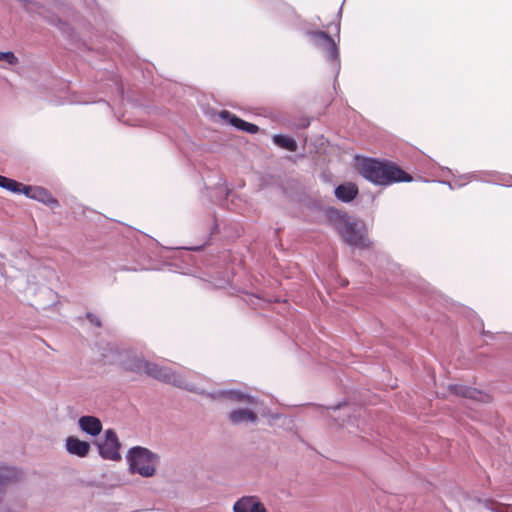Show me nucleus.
<instances>
[{"label":"nucleus","mask_w":512,"mask_h":512,"mask_svg":"<svg viewBox=\"0 0 512 512\" xmlns=\"http://www.w3.org/2000/svg\"><path fill=\"white\" fill-rule=\"evenodd\" d=\"M120 363L123 368L128 371L145 373L157 380L172 384L179 388L199 394H205L203 390H197L193 384L188 383L180 374L174 372L171 368L161 367L155 363L145 361L137 355H131L129 352H126L125 356L120 359Z\"/></svg>","instance_id":"f257e3e1"},{"label":"nucleus","mask_w":512,"mask_h":512,"mask_svg":"<svg viewBox=\"0 0 512 512\" xmlns=\"http://www.w3.org/2000/svg\"><path fill=\"white\" fill-rule=\"evenodd\" d=\"M327 218L346 244L360 249L369 247L370 241L363 222L352 220L347 213L337 209L328 210Z\"/></svg>","instance_id":"f03ea898"},{"label":"nucleus","mask_w":512,"mask_h":512,"mask_svg":"<svg viewBox=\"0 0 512 512\" xmlns=\"http://www.w3.org/2000/svg\"><path fill=\"white\" fill-rule=\"evenodd\" d=\"M358 170L365 179L378 185L411 181V177L396 165L375 159H364L359 163Z\"/></svg>","instance_id":"7ed1b4c3"},{"label":"nucleus","mask_w":512,"mask_h":512,"mask_svg":"<svg viewBox=\"0 0 512 512\" xmlns=\"http://www.w3.org/2000/svg\"><path fill=\"white\" fill-rule=\"evenodd\" d=\"M127 461L131 473L148 478L154 476L159 456L147 448L136 446L128 451Z\"/></svg>","instance_id":"20e7f679"},{"label":"nucleus","mask_w":512,"mask_h":512,"mask_svg":"<svg viewBox=\"0 0 512 512\" xmlns=\"http://www.w3.org/2000/svg\"><path fill=\"white\" fill-rule=\"evenodd\" d=\"M96 444L99 450V454L103 459L111 461H119L121 459V455L119 453L121 445L117 434L113 429H107L105 431L104 440L99 441Z\"/></svg>","instance_id":"39448f33"},{"label":"nucleus","mask_w":512,"mask_h":512,"mask_svg":"<svg viewBox=\"0 0 512 512\" xmlns=\"http://www.w3.org/2000/svg\"><path fill=\"white\" fill-rule=\"evenodd\" d=\"M308 36L313 44L323 50L332 62H339V49L335 41L324 31H310Z\"/></svg>","instance_id":"423d86ee"},{"label":"nucleus","mask_w":512,"mask_h":512,"mask_svg":"<svg viewBox=\"0 0 512 512\" xmlns=\"http://www.w3.org/2000/svg\"><path fill=\"white\" fill-rule=\"evenodd\" d=\"M207 396L211 399L225 398L234 402H243L250 404L252 407H256L259 403L256 397L246 394L240 390H217L213 393H208Z\"/></svg>","instance_id":"0eeeda50"},{"label":"nucleus","mask_w":512,"mask_h":512,"mask_svg":"<svg viewBox=\"0 0 512 512\" xmlns=\"http://www.w3.org/2000/svg\"><path fill=\"white\" fill-rule=\"evenodd\" d=\"M228 420L233 425L256 424L258 415L253 408H236L228 413Z\"/></svg>","instance_id":"6e6552de"},{"label":"nucleus","mask_w":512,"mask_h":512,"mask_svg":"<svg viewBox=\"0 0 512 512\" xmlns=\"http://www.w3.org/2000/svg\"><path fill=\"white\" fill-rule=\"evenodd\" d=\"M65 449L70 455L84 458L89 454L91 445L75 436H68L65 439Z\"/></svg>","instance_id":"1a4fd4ad"},{"label":"nucleus","mask_w":512,"mask_h":512,"mask_svg":"<svg viewBox=\"0 0 512 512\" xmlns=\"http://www.w3.org/2000/svg\"><path fill=\"white\" fill-rule=\"evenodd\" d=\"M234 512H267L264 505L255 496H243L235 502Z\"/></svg>","instance_id":"9d476101"},{"label":"nucleus","mask_w":512,"mask_h":512,"mask_svg":"<svg viewBox=\"0 0 512 512\" xmlns=\"http://www.w3.org/2000/svg\"><path fill=\"white\" fill-rule=\"evenodd\" d=\"M449 391L457 396H461L464 398L473 399L476 401H485L488 397L486 394L481 392L480 390L468 386H464L461 384H452L449 385Z\"/></svg>","instance_id":"9b49d317"},{"label":"nucleus","mask_w":512,"mask_h":512,"mask_svg":"<svg viewBox=\"0 0 512 512\" xmlns=\"http://www.w3.org/2000/svg\"><path fill=\"white\" fill-rule=\"evenodd\" d=\"M79 428L90 436H97L102 431V423L95 416H81L78 420Z\"/></svg>","instance_id":"f8f14e48"},{"label":"nucleus","mask_w":512,"mask_h":512,"mask_svg":"<svg viewBox=\"0 0 512 512\" xmlns=\"http://www.w3.org/2000/svg\"><path fill=\"white\" fill-rule=\"evenodd\" d=\"M220 116L223 119H226L230 122V124L234 127H236L239 130L245 131L250 134H255L258 132L259 127L255 124L246 122L242 120L241 118L237 117L236 115L230 113L229 111H222L220 113Z\"/></svg>","instance_id":"ddd939ff"},{"label":"nucleus","mask_w":512,"mask_h":512,"mask_svg":"<svg viewBox=\"0 0 512 512\" xmlns=\"http://www.w3.org/2000/svg\"><path fill=\"white\" fill-rule=\"evenodd\" d=\"M358 194V188L353 183L340 184L335 188V196L342 202H351Z\"/></svg>","instance_id":"4468645a"},{"label":"nucleus","mask_w":512,"mask_h":512,"mask_svg":"<svg viewBox=\"0 0 512 512\" xmlns=\"http://www.w3.org/2000/svg\"><path fill=\"white\" fill-rule=\"evenodd\" d=\"M32 199L44 203L51 208H56L59 206V201L54 198L47 189L40 186H35Z\"/></svg>","instance_id":"2eb2a0df"},{"label":"nucleus","mask_w":512,"mask_h":512,"mask_svg":"<svg viewBox=\"0 0 512 512\" xmlns=\"http://www.w3.org/2000/svg\"><path fill=\"white\" fill-rule=\"evenodd\" d=\"M273 142L288 151L295 152L298 148L296 141L288 136L282 134H276L273 136Z\"/></svg>","instance_id":"dca6fc26"},{"label":"nucleus","mask_w":512,"mask_h":512,"mask_svg":"<svg viewBox=\"0 0 512 512\" xmlns=\"http://www.w3.org/2000/svg\"><path fill=\"white\" fill-rule=\"evenodd\" d=\"M485 507L493 512H512V505L486 500Z\"/></svg>","instance_id":"f3484780"},{"label":"nucleus","mask_w":512,"mask_h":512,"mask_svg":"<svg viewBox=\"0 0 512 512\" xmlns=\"http://www.w3.org/2000/svg\"><path fill=\"white\" fill-rule=\"evenodd\" d=\"M0 187L11 192H18L20 183L16 180L0 175Z\"/></svg>","instance_id":"a211bd4d"},{"label":"nucleus","mask_w":512,"mask_h":512,"mask_svg":"<svg viewBox=\"0 0 512 512\" xmlns=\"http://www.w3.org/2000/svg\"><path fill=\"white\" fill-rule=\"evenodd\" d=\"M0 61H6L10 65H15L18 62L17 57L13 52H0Z\"/></svg>","instance_id":"6ab92c4d"},{"label":"nucleus","mask_w":512,"mask_h":512,"mask_svg":"<svg viewBox=\"0 0 512 512\" xmlns=\"http://www.w3.org/2000/svg\"><path fill=\"white\" fill-rule=\"evenodd\" d=\"M18 189H19V191L17 192L18 194L22 193L25 196H27L28 198L32 199V195L35 190V186L23 185L20 183V187Z\"/></svg>","instance_id":"aec40b11"},{"label":"nucleus","mask_w":512,"mask_h":512,"mask_svg":"<svg viewBox=\"0 0 512 512\" xmlns=\"http://www.w3.org/2000/svg\"><path fill=\"white\" fill-rule=\"evenodd\" d=\"M86 318L89 320L90 323L94 324L97 327L101 326V321L98 316H96L93 313H87Z\"/></svg>","instance_id":"412c9836"},{"label":"nucleus","mask_w":512,"mask_h":512,"mask_svg":"<svg viewBox=\"0 0 512 512\" xmlns=\"http://www.w3.org/2000/svg\"><path fill=\"white\" fill-rule=\"evenodd\" d=\"M341 407H342V404H339V405H337L336 407H334V409H339V408H341Z\"/></svg>","instance_id":"4be33fe9"},{"label":"nucleus","mask_w":512,"mask_h":512,"mask_svg":"<svg viewBox=\"0 0 512 512\" xmlns=\"http://www.w3.org/2000/svg\"><path fill=\"white\" fill-rule=\"evenodd\" d=\"M58 24H62V22H61V20H60V19H58V20H57V25H58Z\"/></svg>","instance_id":"5701e85b"}]
</instances>
